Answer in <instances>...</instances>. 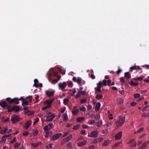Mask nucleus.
<instances>
[{
  "label": "nucleus",
  "instance_id": "603ef678",
  "mask_svg": "<svg viewBox=\"0 0 149 149\" xmlns=\"http://www.w3.org/2000/svg\"><path fill=\"white\" fill-rule=\"evenodd\" d=\"M39 133L38 131V130H35L33 132V134L34 136L37 135Z\"/></svg>",
  "mask_w": 149,
  "mask_h": 149
},
{
  "label": "nucleus",
  "instance_id": "2f4dec72",
  "mask_svg": "<svg viewBox=\"0 0 149 149\" xmlns=\"http://www.w3.org/2000/svg\"><path fill=\"white\" fill-rule=\"evenodd\" d=\"M67 142H68V141L65 139V138L63 139L62 140V141L61 142V145H63L65 143Z\"/></svg>",
  "mask_w": 149,
  "mask_h": 149
},
{
  "label": "nucleus",
  "instance_id": "423d86ee",
  "mask_svg": "<svg viewBox=\"0 0 149 149\" xmlns=\"http://www.w3.org/2000/svg\"><path fill=\"white\" fill-rule=\"evenodd\" d=\"M67 86V82H63V83H60L58 84L59 88L61 89L63 91H67L65 89Z\"/></svg>",
  "mask_w": 149,
  "mask_h": 149
},
{
  "label": "nucleus",
  "instance_id": "c85d7f7f",
  "mask_svg": "<svg viewBox=\"0 0 149 149\" xmlns=\"http://www.w3.org/2000/svg\"><path fill=\"white\" fill-rule=\"evenodd\" d=\"M55 117V115L54 116H52L50 118H47L46 120H45V121L46 122H47V121H52L53 120V119H54V118Z\"/></svg>",
  "mask_w": 149,
  "mask_h": 149
},
{
  "label": "nucleus",
  "instance_id": "c9c22d12",
  "mask_svg": "<svg viewBox=\"0 0 149 149\" xmlns=\"http://www.w3.org/2000/svg\"><path fill=\"white\" fill-rule=\"evenodd\" d=\"M47 118H50L52 116H54V115L50 113V112H49L47 113Z\"/></svg>",
  "mask_w": 149,
  "mask_h": 149
},
{
  "label": "nucleus",
  "instance_id": "72a5a7b5",
  "mask_svg": "<svg viewBox=\"0 0 149 149\" xmlns=\"http://www.w3.org/2000/svg\"><path fill=\"white\" fill-rule=\"evenodd\" d=\"M41 144V142H39L38 143H32L31 145L34 147H37L39 146V145Z\"/></svg>",
  "mask_w": 149,
  "mask_h": 149
},
{
  "label": "nucleus",
  "instance_id": "bb28decb",
  "mask_svg": "<svg viewBox=\"0 0 149 149\" xmlns=\"http://www.w3.org/2000/svg\"><path fill=\"white\" fill-rule=\"evenodd\" d=\"M103 97V96L102 95L97 94L95 96V98L97 100H100L102 99Z\"/></svg>",
  "mask_w": 149,
  "mask_h": 149
},
{
  "label": "nucleus",
  "instance_id": "9d476101",
  "mask_svg": "<svg viewBox=\"0 0 149 149\" xmlns=\"http://www.w3.org/2000/svg\"><path fill=\"white\" fill-rule=\"evenodd\" d=\"M19 100L22 101V106H24V105H27L29 104V102L26 100L25 99H24L23 97H21Z\"/></svg>",
  "mask_w": 149,
  "mask_h": 149
},
{
  "label": "nucleus",
  "instance_id": "6e6552de",
  "mask_svg": "<svg viewBox=\"0 0 149 149\" xmlns=\"http://www.w3.org/2000/svg\"><path fill=\"white\" fill-rule=\"evenodd\" d=\"M22 107H20L19 106H14L12 107H11L9 110H8V112H11L13 111H14L16 112L19 111L22 108Z\"/></svg>",
  "mask_w": 149,
  "mask_h": 149
},
{
  "label": "nucleus",
  "instance_id": "69168bd1",
  "mask_svg": "<svg viewBox=\"0 0 149 149\" xmlns=\"http://www.w3.org/2000/svg\"><path fill=\"white\" fill-rule=\"evenodd\" d=\"M122 70L121 69L119 68L118 70L117 71V74H119L122 72Z\"/></svg>",
  "mask_w": 149,
  "mask_h": 149
},
{
  "label": "nucleus",
  "instance_id": "473e14b6",
  "mask_svg": "<svg viewBox=\"0 0 149 149\" xmlns=\"http://www.w3.org/2000/svg\"><path fill=\"white\" fill-rule=\"evenodd\" d=\"M67 148L70 149L72 148V143L69 142L67 144Z\"/></svg>",
  "mask_w": 149,
  "mask_h": 149
},
{
  "label": "nucleus",
  "instance_id": "c03bdc74",
  "mask_svg": "<svg viewBox=\"0 0 149 149\" xmlns=\"http://www.w3.org/2000/svg\"><path fill=\"white\" fill-rule=\"evenodd\" d=\"M87 101V99L86 98H84L83 99H81L80 101V103L81 104H83L86 102Z\"/></svg>",
  "mask_w": 149,
  "mask_h": 149
},
{
  "label": "nucleus",
  "instance_id": "a211bd4d",
  "mask_svg": "<svg viewBox=\"0 0 149 149\" xmlns=\"http://www.w3.org/2000/svg\"><path fill=\"white\" fill-rule=\"evenodd\" d=\"M100 106L101 104L100 102L97 103L95 107V110L96 111L98 110L100 108Z\"/></svg>",
  "mask_w": 149,
  "mask_h": 149
},
{
  "label": "nucleus",
  "instance_id": "bf43d9fd",
  "mask_svg": "<svg viewBox=\"0 0 149 149\" xmlns=\"http://www.w3.org/2000/svg\"><path fill=\"white\" fill-rule=\"evenodd\" d=\"M93 142L94 144L97 143H99V140H98V139H95L93 141Z\"/></svg>",
  "mask_w": 149,
  "mask_h": 149
},
{
  "label": "nucleus",
  "instance_id": "4be33fe9",
  "mask_svg": "<svg viewBox=\"0 0 149 149\" xmlns=\"http://www.w3.org/2000/svg\"><path fill=\"white\" fill-rule=\"evenodd\" d=\"M125 77L127 79H130L131 77V74L129 72H126L124 74Z\"/></svg>",
  "mask_w": 149,
  "mask_h": 149
},
{
  "label": "nucleus",
  "instance_id": "49530a36",
  "mask_svg": "<svg viewBox=\"0 0 149 149\" xmlns=\"http://www.w3.org/2000/svg\"><path fill=\"white\" fill-rule=\"evenodd\" d=\"M53 145V143H50L48 145H47L46 146V147L47 148H52V146Z\"/></svg>",
  "mask_w": 149,
  "mask_h": 149
},
{
  "label": "nucleus",
  "instance_id": "f8f14e48",
  "mask_svg": "<svg viewBox=\"0 0 149 149\" xmlns=\"http://www.w3.org/2000/svg\"><path fill=\"white\" fill-rule=\"evenodd\" d=\"M62 134L61 133H58L53 135L52 138V140H55L58 139L61 136Z\"/></svg>",
  "mask_w": 149,
  "mask_h": 149
},
{
  "label": "nucleus",
  "instance_id": "6e6d98bb",
  "mask_svg": "<svg viewBox=\"0 0 149 149\" xmlns=\"http://www.w3.org/2000/svg\"><path fill=\"white\" fill-rule=\"evenodd\" d=\"M135 141L134 139H132L130 140L127 143V144H129Z\"/></svg>",
  "mask_w": 149,
  "mask_h": 149
},
{
  "label": "nucleus",
  "instance_id": "a878e982",
  "mask_svg": "<svg viewBox=\"0 0 149 149\" xmlns=\"http://www.w3.org/2000/svg\"><path fill=\"white\" fill-rule=\"evenodd\" d=\"M147 146L146 142H144L142 145L140 147V148L142 149H145Z\"/></svg>",
  "mask_w": 149,
  "mask_h": 149
},
{
  "label": "nucleus",
  "instance_id": "dca6fc26",
  "mask_svg": "<svg viewBox=\"0 0 149 149\" xmlns=\"http://www.w3.org/2000/svg\"><path fill=\"white\" fill-rule=\"evenodd\" d=\"M31 122L30 121H28L25 123L26 125H24V127L26 128V130H27L28 127L31 125Z\"/></svg>",
  "mask_w": 149,
  "mask_h": 149
},
{
  "label": "nucleus",
  "instance_id": "09e8293b",
  "mask_svg": "<svg viewBox=\"0 0 149 149\" xmlns=\"http://www.w3.org/2000/svg\"><path fill=\"white\" fill-rule=\"evenodd\" d=\"M95 147V146L92 145L88 146L86 148V149H93Z\"/></svg>",
  "mask_w": 149,
  "mask_h": 149
},
{
  "label": "nucleus",
  "instance_id": "393cba45",
  "mask_svg": "<svg viewBox=\"0 0 149 149\" xmlns=\"http://www.w3.org/2000/svg\"><path fill=\"white\" fill-rule=\"evenodd\" d=\"M122 142H119L116 143L112 147V148L114 149L116 148L119 145L121 144Z\"/></svg>",
  "mask_w": 149,
  "mask_h": 149
},
{
  "label": "nucleus",
  "instance_id": "052dcab7",
  "mask_svg": "<svg viewBox=\"0 0 149 149\" xmlns=\"http://www.w3.org/2000/svg\"><path fill=\"white\" fill-rule=\"evenodd\" d=\"M144 128L143 127L139 129L138 130H137L136 131V132H137V133H139L141 132V131H142L144 130Z\"/></svg>",
  "mask_w": 149,
  "mask_h": 149
},
{
  "label": "nucleus",
  "instance_id": "e2e57ef3",
  "mask_svg": "<svg viewBox=\"0 0 149 149\" xmlns=\"http://www.w3.org/2000/svg\"><path fill=\"white\" fill-rule=\"evenodd\" d=\"M45 132L46 133V134L45 135V136L46 138H47L49 136V131H46Z\"/></svg>",
  "mask_w": 149,
  "mask_h": 149
},
{
  "label": "nucleus",
  "instance_id": "412c9836",
  "mask_svg": "<svg viewBox=\"0 0 149 149\" xmlns=\"http://www.w3.org/2000/svg\"><path fill=\"white\" fill-rule=\"evenodd\" d=\"M34 84L33 86L36 88L38 87V85L39 84V83H38V79H35L34 80Z\"/></svg>",
  "mask_w": 149,
  "mask_h": 149
},
{
  "label": "nucleus",
  "instance_id": "7c9ffc66",
  "mask_svg": "<svg viewBox=\"0 0 149 149\" xmlns=\"http://www.w3.org/2000/svg\"><path fill=\"white\" fill-rule=\"evenodd\" d=\"M84 119V118L83 117H79L77 118V121L78 122H80Z\"/></svg>",
  "mask_w": 149,
  "mask_h": 149
},
{
  "label": "nucleus",
  "instance_id": "de8ad7c7",
  "mask_svg": "<svg viewBox=\"0 0 149 149\" xmlns=\"http://www.w3.org/2000/svg\"><path fill=\"white\" fill-rule=\"evenodd\" d=\"M95 120H90L88 122V123L89 125H92L95 123Z\"/></svg>",
  "mask_w": 149,
  "mask_h": 149
},
{
  "label": "nucleus",
  "instance_id": "5701e85b",
  "mask_svg": "<svg viewBox=\"0 0 149 149\" xmlns=\"http://www.w3.org/2000/svg\"><path fill=\"white\" fill-rule=\"evenodd\" d=\"M79 110L78 109H75L72 111V114L74 115H77L79 112Z\"/></svg>",
  "mask_w": 149,
  "mask_h": 149
},
{
  "label": "nucleus",
  "instance_id": "f03ea898",
  "mask_svg": "<svg viewBox=\"0 0 149 149\" xmlns=\"http://www.w3.org/2000/svg\"><path fill=\"white\" fill-rule=\"evenodd\" d=\"M19 99L17 98H15L13 99H12L10 97L7 98L6 99V100L9 104L10 105L11 104H18L19 103Z\"/></svg>",
  "mask_w": 149,
  "mask_h": 149
},
{
  "label": "nucleus",
  "instance_id": "4d7b16f0",
  "mask_svg": "<svg viewBox=\"0 0 149 149\" xmlns=\"http://www.w3.org/2000/svg\"><path fill=\"white\" fill-rule=\"evenodd\" d=\"M149 105H146V107H144L142 109V111L143 112L145 111L149 107Z\"/></svg>",
  "mask_w": 149,
  "mask_h": 149
},
{
  "label": "nucleus",
  "instance_id": "a19ab883",
  "mask_svg": "<svg viewBox=\"0 0 149 149\" xmlns=\"http://www.w3.org/2000/svg\"><path fill=\"white\" fill-rule=\"evenodd\" d=\"M72 134H70L68 136L65 138V139L67 140L68 141H69L70 140V139L72 138Z\"/></svg>",
  "mask_w": 149,
  "mask_h": 149
},
{
  "label": "nucleus",
  "instance_id": "6ab92c4d",
  "mask_svg": "<svg viewBox=\"0 0 149 149\" xmlns=\"http://www.w3.org/2000/svg\"><path fill=\"white\" fill-rule=\"evenodd\" d=\"M63 119L64 121H66L68 120V116L66 113H64L63 115Z\"/></svg>",
  "mask_w": 149,
  "mask_h": 149
},
{
  "label": "nucleus",
  "instance_id": "4468645a",
  "mask_svg": "<svg viewBox=\"0 0 149 149\" xmlns=\"http://www.w3.org/2000/svg\"><path fill=\"white\" fill-rule=\"evenodd\" d=\"M87 142V141L84 140L83 141L78 143H77V146L79 147H81L86 144Z\"/></svg>",
  "mask_w": 149,
  "mask_h": 149
},
{
  "label": "nucleus",
  "instance_id": "5fc2aeb1",
  "mask_svg": "<svg viewBox=\"0 0 149 149\" xmlns=\"http://www.w3.org/2000/svg\"><path fill=\"white\" fill-rule=\"evenodd\" d=\"M82 80V79L81 78L79 77L78 78L77 80V82L79 84H80L81 83V81Z\"/></svg>",
  "mask_w": 149,
  "mask_h": 149
},
{
  "label": "nucleus",
  "instance_id": "58836bf2",
  "mask_svg": "<svg viewBox=\"0 0 149 149\" xmlns=\"http://www.w3.org/2000/svg\"><path fill=\"white\" fill-rule=\"evenodd\" d=\"M94 118L96 120H98L100 118V116L99 114H97L95 115L94 116Z\"/></svg>",
  "mask_w": 149,
  "mask_h": 149
},
{
  "label": "nucleus",
  "instance_id": "0eeeda50",
  "mask_svg": "<svg viewBox=\"0 0 149 149\" xmlns=\"http://www.w3.org/2000/svg\"><path fill=\"white\" fill-rule=\"evenodd\" d=\"M98 135V131H93L91 133H88V136L89 137L92 138H95L97 137Z\"/></svg>",
  "mask_w": 149,
  "mask_h": 149
},
{
  "label": "nucleus",
  "instance_id": "9b49d317",
  "mask_svg": "<svg viewBox=\"0 0 149 149\" xmlns=\"http://www.w3.org/2000/svg\"><path fill=\"white\" fill-rule=\"evenodd\" d=\"M55 91H50L47 90L45 91V93L46 95L48 97L53 96L54 94Z\"/></svg>",
  "mask_w": 149,
  "mask_h": 149
},
{
  "label": "nucleus",
  "instance_id": "aec40b11",
  "mask_svg": "<svg viewBox=\"0 0 149 149\" xmlns=\"http://www.w3.org/2000/svg\"><path fill=\"white\" fill-rule=\"evenodd\" d=\"M117 104H121L123 103V100L121 98L117 99Z\"/></svg>",
  "mask_w": 149,
  "mask_h": 149
},
{
  "label": "nucleus",
  "instance_id": "8fccbe9b",
  "mask_svg": "<svg viewBox=\"0 0 149 149\" xmlns=\"http://www.w3.org/2000/svg\"><path fill=\"white\" fill-rule=\"evenodd\" d=\"M27 110V112H26L25 113H28V112H30V111L29 110H28V108H27V107H23V108L22 109V110Z\"/></svg>",
  "mask_w": 149,
  "mask_h": 149
},
{
  "label": "nucleus",
  "instance_id": "0e129e2a",
  "mask_svg": "<svg viewBox=\"0 0 149 149\" xmlns=\"http://www.w3.org/2000/svg\"><path fill=\"white\" fill-rule=\"evenodd\" d=\"M39 120V118H36V119L33 122V125H34L36 124L38 122Z\"/></svg>",
  "mask_w": 149,
  "mask_h": 149
},
{
  "label": "nucleus",
  "instance_id": "2eb2a0df",
  "mask_svg": "<svg viewBox=\"0 0 149 149\" xmlns=\"http://www.w3.org/2000/svg\"><path fill=\"white\" fill-rule=\"evenodd\" d=\"M111 141L109 140H105L102 145L103 146H108L111 143Z\"/></svg>",
  "mask_w": 149,
  "mask_h": 149
},
{
  "label": "nucleus",
  "instance_id": "f704fd0d",
  "mask_svg": "<svg viewBox=\"0 0 149 149\" xmlns=\"http://www.w3.org/2000/svg\"><path fill=\"white\" fill-rule=\"evenodd\" d=\"M144 77L143 76H142L141 77H137V78H135V80H138L139 81H141L143 79V78Z\"/></svg>",
  "mask_w": 149,
  "mask_h": 149
},
{
  "label": "nucleus",
  "instance_id": "37998d69",
  "mask_svg": "<svg viewBox=\"0 0 149 149\" xmlns=\"http://www.w3.org/2000/svg\"><path fill=\"white\" fill-rule=\"evenodd\" d=\"M68 102L69 100L68 99H64L63 100V104L65 105H66Z\"/></svg>",
  "mask_w": 149,
  "mask_h": 149
},
{
  "label": "nucleus",
  "instance_id": "ea45409f",
  "mask_svg": "<svg viewBox=\"0 0 149 149\" xmlns=\"http://www.w3.org/2000/svg\"><path fill=\"white\" fill-rule=\"evenodd\" d=\"M102 120H100L96 124V126L97 127H100L102 125Z\"/></svg>",
  "mask_w": 149,
  "mask_h": 149
},
{
  "label": "nucleus",
  "instance_id": "b1692460",
  "mask_svg": "<svg viewBox=\"0 0 149 149\" xmlns=\"http://www.w3.org/2000/svg\"><path fill=\"white\" fill-rule=\"evenodd\" d=\"M61 76H58V79H54V80L52 82V84H54L56 83H57L58 81H59L61 79Z\"/></svg>",
  "mask_w": 149,
  "mask_h": 149
},
{
  "label": "nucleus",
  "instance_id": "cd10ccee",
  "mask_svg": "<svg viewBox=\"0 0 149 149\" xmlns=\"http://www.w3.org/2000/svg\"><path fill=\"white\" fill-rule=\"evenodd\" d=\"M129 84L130 85L134 86H136L139 84L138 83H134L132 81H131L130 82H129Z\"/></svg>",
  "mask_w": 149,
  "mask_h": 149
},
{
  "label": "nucleus",
  "instance_id": "a18cd8bd",
  "mask_svg": "<svg viewBox=\"0 0 149 149\" xmlns=\"http://www.w3.org/2000/svg\"><path fill=\"white\" fill-rule=\"evenodd\" d=\"M58 73L56 71H54L53 72V75L54 77H56L58 78V76H59L58 75Z\"/></svg>",
  "mask_w": 149,
  "mask_h": 149
},
{
  "label": "nucleus",
  "instance_id": "e433bc0d",
  "mask_svg": "<svg viewBox=\"0 0 149 149\" xmlns=\"http://www.w3.org/2000/svg\"><path fill=\"white\" fill-rule=\"evenodd\" d=\"M80 126V125L79 124H77L75 125H74V127H73L72 129L74 130H76L77 129H78Z\"/></svg>",
  "mask_w": 149,
  "mask_h": 149
},
{
  "label": "nucleus",
  "instance_id": "774afa93",
  "mask_svg": "<svg viewBox=\"0 0 149 149\" xmlns=\"http://www.w3.org/2000/svg\"><path fill=\"white\" fill-rule=\"evenodd\" d=\"M144 81L146 83H149V76L147 77V79H145Z\"/></svg>",
  "mask_w": 149,
  "mask_h": 149
},
{
  "label": "nucleus",
  "instance_id": "864d4df0",
  "mask_svg": "<svg viewBox=\"0 0 149 149\" xmlns=\"http://www.w3.org/2000/svg\"><path fill=\"white\" fill-rule=\"evenodd\" d=\"M134 96L135 98H137L140 96V95L139 93L135 94L134 95Z\"/></svg>",
  "mask_w": 149,
  "mask_h": 149
},
{
  "label": "nucleus",
  "instance_id": "20e7f679",
  "mask_svg": "<svg viewBox=\"0 0 149 149\" xmlns=\"http://www.w3.org/2000/svg\"><path fill=\"white\" fill-rule=\"evenodd\" d=\"M0 105L3 108H6L8 110H9L10 108L11 107V105L8 104L7 102L6 101H0Z\"/></svg>",
  "mask_w": 149,
  "mask_h": 149
},
{
  "label": "nucleus",
  "instance_id": "c756f323",
  "mask_svg": "<svg viewBox=\"0 0 149 149\" xmlns=\"http://www.w3.org/2000/svg\"><path fill=\"white\" fill-rule=\"evenodd\" d=\"M8 129L7 128H6L3 130H1V131L0 132V134H4L6 133L7 131L8 130Z\"/></svg>",
  "mask_w": 149,
  "mask_h": 149
},
{
  "label": "nucleus",
  "instance_id": "39448f33",
  "mask_svg": "<svg viewBox=\"0 0 149 149\" xmlns=\"http://www.w3.org/2000/svg\"><path fill=\"white\" fill-rule=\"evenodd\" d=\"M21 119L19 116L16 115L15 114L11 116V121L13 123L15 124L17 122L20 121Z\"/></svg>",
  "mask_w": 149,
  "mask_h": 149
},
{
  "label": "nucleus",
  "instance_id": "f257e3e1",
  "mask_svg": "<svg viewBox=\"0 0 149 149\" xmlns=\"http://www.w3.org/2000/svg\"><path fill=\"white\" fill-rule=\"evenodd\" d=\"M107 81L106 80H103L102 82L99 81L97 84V87L95 88V90L96 91L99 92H100L101 91V88L102 86H106Z\"/></svg>",
  "mask_w": 149,
  "mask_h": 149
},
{
  "label": "nucleus",
  "instance_id": "f3484780",
  "mask_svg": "<svg viewBox=\"0 0 149 149\" xmlns=\"http://www.w3.org/2000/svg\"><path fill=\"white\" fill-rule=\"evenodd\" d=\"M52 102L49 100H47L45 103H45L47 104L49 108L50 107L52 106Z\"/></svg>",
  "mask_w": 149,
  "mask_h": 149
},
{
  "label": "nucleus",
  "instance_id": "3c124183",
  "mask_svg": "<svg viewBox=\"0 0 149 149\" xmlns=\"http://www.w3.org/2000/svg\"><path fill=\"white\" fill-rule=\"evenodd\" d=\"M79 109L80 111H84L86 110V108L84 106L80 107Z\"/></svg>",
  "mask_w": 149,
  "mask_h": 149
},
{
  "label": "nucleus",
  "instance_id": "7ed1b4c3",
  "mask_svg": "<svg viewBox=\"0 0 149 149\" xmlns=\"http://www.w3.org/2000/svg\"><path fill=\"white\" fill-rule=\"evenodd\" d=\"M125 116H120L118 119L116 124L117 127L120 126L123 124L125 121Z\"/></svg>",
  "mask_w": 149,
  "mask_h": 149
},
{
  "label": "nucleus",
  "instance_id": "680f3d73",
  "mask_svg": "<svg viewBox=\"0 0 149 149\" xmlns=\"http://www.w3.org/2000/svg\"><path fill=\"white\" fill-rule=\"evenodd\" d=\"M35 99L36 100V102H39V100H38L39 98V96L38 95H36Z\"/></svg>",
  "mask_w": 149,
  "mask_h": 149
},
{
  "label": "nucleus",
  "instance_id": "1a4fd4ad",
  "mask_svg": "<svg viewBox=\"0 0 149 149\" xmlns=\"http://www.w3.org/2000/svg\"><path fill=\"white\" fill-rule=\"evenodd\" d=\"M53 127V123H50L48 125H46L43 128V129L45 131H48Z\"/></svg>",
  "mask_w": 149,
  "mask_h": 149
},
{
  "label": "nucleus",
  "instance_id": "ddd939ff",
  "mask_svg": "<svg viewBox=\"0 0 149 149\" xmlns=\"http://www.w3.org/2000/svg\"><path fill=\"white\" fill-rule=\"evenodd\" d=\"M122 131L118 132L115 136V137L116 139L118 140L120 139L122 136Z\"/></svg>",
  "mask_w": 149,
  "mask_h": 149
},
{
  "label": "nucleus",
  "instance_id": "13d9d810",
  "mask_svg": "<svg viewBox=\"0 0 149 149\" xmlns=\"http://www.w3.org/2000/svg\"><path fill=\"white\" fill-rule=\"evenodd\" d=\"M33 96H29L26 97V99H29V101L30 102H31Z\"/></svg>",
  "mask_w": 149,
  "mask_h": 149
},
{
  "label": "nucleus",
  "instance_id": "79ce46f5",
  "mask_svg": "<svg viewBox=\"0 0 149 149\" xmlns=\"http://www.w3.org/2000/svg\"><path fill=\"white\" fill-rule=\"evenodd\" d=\"M136 70V66L135 65L133 66L132 67H131L130 69V72H132V70Z\"/></svg>",
  "mask_w": 149,
  "mask_h": 149
},
{
  "label": "nucleus",
  "instance_id": "4c0bfd02",
  "mask_svg": "<svg viewBox=\"0 0 149 149\" xmlns=\"http://www.w3.org/2000/svg\"><path fill=\"white\" fill-rule=\"evenodd\" d=\"M21 144V142L19 143H17L14 145V147L15 148H17V147L19 146Z\"/></svg>",
  "mask_w": 149,
  "mask_h": 149
},
{
  "label": "nucleus",
  "instance_id": "338daca9",
  "mask_svg": "<svg viewBox=\"0 0 149 149\" xmlns=\"http://www.w3.org/2000/svg\"><path fill=\"white\" fill-rule=\"evenodd\" d=\"M102 133L103 134H107L108 133V130L107 129H106L105 130H103L102 131Z\"/></svg>",
  "mask_w": 149,
  "mask_h": 149
}]
</instances>
